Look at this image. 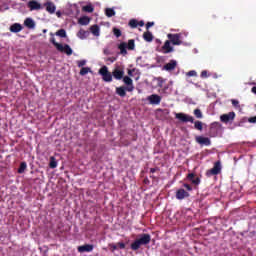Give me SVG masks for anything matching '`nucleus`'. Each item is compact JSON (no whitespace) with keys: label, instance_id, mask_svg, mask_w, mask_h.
Wrapping results in <instances>:
<instances>
[{"label":"nucleus","instance_id":"obj_23","mask_svg":"<svg viewBox=\"0 0 256 256\" xmlns=\"http://www.w3.org/2000/svg\"><path fill=\"white\" fill-rule=\"evenodd\" d=\"M143 39L147 43H151V41H153V33H151V31L144 32L143 33Z\"/></svg>","mask_w":256,"mask_h":256},{"label":"nucleus","instance_id":"obj_12","mask_svg":"<svg viewBox=\"0 0 256 256\" xmlns=\"http://www.w3.org/2000/svg\"><path fill=\"white\" fill-rule=\"evenodd\" d=\"M122 79H123V83H125V85H127L126 91L131 93V91H133V89H135V87L133 86V79H131V77H129V76H124Z\"/></svg>","mask_w":256,"mask_h":256},{"label":"nucleus","instance_id":"obj_32","mask_svg":"<svg viewBox=\"0 0 256 256\" xmlns=\"http://www.w3.org/2000/svg\"><path fill=\"white\" fill-rule=\"evenodd\" d=\"M129 27H131L132 29H137L138 27V21L137 19H131L128 23Z\"/></svg>","mask_w":256,"mask_h":256},{"label":"nucleus","instance_id":"obj_18","mask_svg":"<svg viewBox=\"0 0 256 256\" xmlns=\"http://www.w3.org/2000/svg\"><path fill=\"white\" fill-rule=\"evenodd\" d=\"M187 179L190 180L193 185H200L201 183V178L195 177L194 173H189Z\"/></svg>","mask_w":256,"mask_h":256},{"label":"nucleus","instance_id":"obj_9","mask_svg":"<svg viewBox=\"0 0 256 256\" xmlns=\"http://www.w3.org/2000/svg\"><path fill=\"white\" fill-rule=\"evenodd\" d=\"M57 50L60 51V53H66V55H73V49H71V46L68 44H57Z\"/></svg>","mask_w":256,"mask_h":256},{"label":"nucleus","instance_id":"obj_20","mask_svg":"<svg viewBox=\"0 0 256 256\" xmlns=\"http://www.w3.org/2000/svg\"><path fill=\"white\" fill-rule=\"evenodd\" d=\"M45 7H46V11L48 13H50V15H53V13H55L57 7L55 6V4L53 2H47L45 3Z\"/></svg>","mask_w":256,"mask_h":256},{"label":"nucleus","instance_id":"obj_36","mask_svg":"<svg viewBox=\"0 0 256 256\" xmlns=\"http://www.w3.org/2000/svg\"><path fill=\"white\" fill-rule=\"evenodd\" d=\"M90 71H91V68H89V67H82L81 70H80V75L85 76Z\"/></svg>","mask_w":256,"mask_h":256},{"label":"nucleus","instance_id":"obj_15","mask_svg":"<svg viewBox=\"0 0 256 256\" xmlns=\"http://www.w3.org/2000/svg\"><path fill=\"white\" fill-rule=\"evenodd\" d=\"M186 197H189V192L185 191V189L180 188L176 191V199L179 201H183Z\"/></svg>","mask_w":256,"mask_h":256},{"label":"nucleus","instance_id":"obj_42","mask_svg":"<svg viewBox=\"0 0 256 256\" xmlns=\"http://www.w3.org/2000/svg\"><path fill=\"white\" fill-rule=\"evenodd\" d=\"M231 103H232L233 107L239 108V100L232 99Z\"/></svg>","mask_w":256,"mask_h":256},{"label":"nucleus","instance_id":"obj_55","mask_svg":"<svg viewBox=\"0 0 256 256\" xmlns=\"http://www.w3.org/2000/svg\"><path fill=\"white\" fill-rule=\"evenodd\" d=\"M50 35L53 37V33H50Z\"/></svg>","mask_w":256,"mask_h":256},{"label":"nucleus","instance_id":"obj_49","mask_svg":"<svg viewBox=\"0 0 256 256\" xmlns=\"http://www.w3.org/2000/svg\"><path fill=\"white\" fill-rule=\"evenodd\" d=\"M183 186H184L185 189H187L188 191H193V187H191V185H189V184H184Z\"/></svg>","mask_w":256,"mask_h":256},{"label":"nucleus","instance_id":"obj_19","mask_svg":"<svg viewBox=\"0 0 256 256\" xmlns=\"http://www.w3.org/2000/svg\"><path fill=\"white\" fill-rule=\"evenodd\" d=\"M11 33H20V31H23V25L20 23H14L10 26Z\"/></svg>","mask_w":256,"mask_h":256},{"label":"nucleus","instance_id":"obj_7","mask_svg":"<svg viewBox=\"0 0 256 256\" xmlns=\"http://www.w3.org/2000/svg\"><path fill=\"white\" fill-rule=\"evenodd\" d=\"M124 75H125V70L121 66H116L114 68V70L112 71V76L117 81H121V79H123Z\"/></svg>","mask_w":256,"mask_h":256},{"label":"nucleus","instance_id":"obj_29","mask_svg":"<svg viewBox=\"0 0 256 256\" xmlns=\"http://www.w3.org/2000/svg\"><path fill=\"white\" fill-rule=\"evenodd\" d=\"M126 47H127V49H128L129 51L135 50V40H134V39L128 40V44H127Z\"/></svg>","mask_w":256,"mask_h":256},{"label":"nucleus","instance_id":"obj_6","mask_svg":"<svg viewBox=\"0 0 256 256\" xmlns=\"http://www.w3.org/2000/svg\"><path fill=\"white\" fill-rule=\"evenodd\" d=\"M171 44H172L171 41L166 40L164 42V45L158 50L159 53H163L164 55L173 53V51H175V48H173V46Z\"/></svg>","mask_w":256,"mask_h":256},{"label":"nucleus","instance_id":"obj_30","mask_svg":"<svg viewBox=\"0 0 256 256\" xmlns=\"http://www.w3.org/2000/svg\"><path fill=\"white\" fill-rule=\"evenodd\" d=\"M105 15L106 17H115V10L113 8H106Z\"/></svg>","mask_w":256,"mask_h":256},{"label":"nucleus","instance_id":"obj_24","mask_svg":"<svg viewBox=\"0 0 256 256\" xmlns=\"http://www.w3.org/2000/svg\"><path fill=\"white\" fill-rule=\"evenodd\" d=\"M90 31H91L92 35H94V37H99V35H100L99 25L95 24V25L91 26Z\"/></svg>","mask_w":256,"mask_h":256},{"label":"nucleus","instance_id":"obj_47","mask_svg":"<svg viewBox=\"0 0 256 256\" xmlns=\"http://www.w3.org/2000/svg\"><path fill=\"white\" fill-rule=\"evenodd\" d=\"M107 61H109L110 63H115V61H117V57H109L107 58Z\"/></svg>","mask_w":256,"mask_h":256},{"label":"nucleus","instance_id":"obj_14","mask_svg":"<svg viewBox=\"0 0 256 256\" xmlns=\"http://www.w3.org/2000/svg\"><path fill=\"white\" fill-rule=\"evenodd\" d=\"M27 7L30 9V11H39V9H42L41 4L38 3L37 0H30Z\"/></svg>","mask_w":256,"mask_h":256},{"label":"nucleus","instance_id":"obj_21","mask_svg":"<svg viewBox=\"0 0 256 256\" xmlns=\"http://www.w3.org/2000/svg\"><path fill=\"white\" fill-rule=\"evenodd\" d=\"M116 93L119 95V97H126L127 95V87L120 86L116 88Z\"/></svg>","mask_w":256,"mask_h":256},{"label":"nucleus","instance_id":"obj_50","mask_svg":"<svg viewBox=\"0 0 256 256\" xmlns=\"http://www.w3.org/2000/svg\"><path fill=\"white\" fill-rule=\"evenodd\" d=\"M103 53H104V55H111V52L109 51L108 48H104Z\"/></svg>","mask_w":256,"mask_h":256},{"label":"nucleus","instance_id":"obj_41","mask_svg":"<svg viewBox=\"0 0 256 256\" xmlns=\"http://www.w3.org/2000/svg\"><path fill=\"white\" fill-rule=\"evenodd\" d=\"M78 67H85L87 65V61L85 60H80L77 62Z\"/></svg>","mask_w":256,"mask_h":256},{"label":"nucleus","instance_id":"obj_33","mask_svg":"<svg viewBox=\"0 0 256 256\" xmlns=\"http://www.w3.org/2000/svg\"><path fill=\"white\" fill-rule=\"evenodd\" d=\"M56 36L65 38L67 37V31H65V29H60L56 32Z\"/></svg>","mask_w":256,"mask_h":256},{"label":"nucleus","instance_id":"obj_5","mask_svg":"<svg viewBox=\"0 0 256 256\" xmlns=\"http://www.w3.org/2000/svg\"><path fill=\"white\" fill-rule=\"evenodd\" d=\"M221 161H216L212 169L206 171L207 177H213V175H219L221 173Z\"/></svg>","mask_w":256,"mask_h":256},{"label":"nucleus","instance_id":"obj_44","mask_svg":"<svg viewBox=\"0 0 256 256\" xmlns=\"http://www.w3.org/2000/svg\"><path fill=\"white\" fill-rule=\"evenodd\" d=\"M50 43H52L56 47V49H57V45H61L60 43H57L55 41V37L50 38Z\"/></svg>","mask_w":256,"mask_h":256},{"label":"nucleus","instance_id":"obj_51","mask_svg":"<svg viewBox=\"0 0 256 256\" xmlns=\"http://www.w3.org/2000/svg\"><path fill=\"white\" fill-rule=\"evenodd\" d=\"M145 26V22L143 20L138 21V27H144Z\"/></svg>","mask_w":256,"mask_h":256},{"label":"nucleus","instance_id":"obj_3","mask_svg":"<svg viewBox=\"0 0 256 256\" xmlns=\"http://www.w3.org/2000/svg\"><path fill=\"white\" fill-rule=\"evenodd\" d=\"M99 75L102 76L103 81L106 83H111V81H113V74L109 72V68H107V66H103L99 69Z\"/></svg>","mask_w":256,"mask_h":256},{"label":"nucleus","instance_id":"obj_35","mask_svg":"<svg viewBox=\"0 0 256 256\" xmlns=\"http://www.w3.org/2000/svg\"><path fill=\"white\" fill-rule=\"evenodd\" d=\"M50 169H56L57 167V160H55V157L50 158V163H49Z\"/></svg>","mask_w":256,"mask_h":256},{"label":"nucleus","instance_id":"obj_40","mask_svg":"<svg viewBox=\"0 0 256 256\" xmlns=\"http://www.w3.org/2000/svg\"><path fill=\"white\" fill-rule=\"evenodd\" d=\"M108 246L110 247V251H111L112 253H115V251H117V244L111 243V244H109Z\"/></svg>","mask_w":256,"mask_h":256},{"label":"nucleus","instance_id":"obj_46","mask_svg":"<svg viewBox=\"0 0 256 256\" xmlns=\"http://www.w3.org/2000/svg\"><path fill=\"white\" fill-rule=\"evenodd\" d=\"M117 248H119V249H125V243H123V242H118V243H117Z\"/></svg>","mask_w":256,"mask_h":256},{"label":"nucleus","instance_id":"obj_37","mask_svg":"<svg viewBox=\"0 0 256 256\" xmlns=\"http://www.w3.org/2000/svg\"><path fill=\"white\" fill-rule=\"evenodd\" d=\"M113 33L115 37L117 38L121 37V30H119V28H113Z\"/></svg>","mask_w":256,"mask_h":256},{"label":"nucleus","instance_id":"obj_1","mask_svg":"<svg viewBox=\"0 0 256 256\" xmlns=\"http://www.w3.org/2000/svg\"><path fill=\"white\" fill-rule=\"evenodd\" d=\"M175 117L181 123H194V128L197 129V131H203V122L199 120L195 121V118H193V116L180 112L176 113Z\"/></svg>","mask_w":256,"mask_h":256},{"label":"nucleus","instance_id":"obj_34","mask_svg":"<svg viewBox=\"0 0 256 256\" xmlns=\"http://www.w3.org/2000/svg\"><path fill=\"white\" fill-rule=\"evenodd\" d=\"M194 115L196 119H203V112H201V109L199 108L194 110Z\"/></svg>","mask_w":256,"mask_h":256},{"label":"nucleus","instance_id":"obj_31","mask_svg":"<svg viewBox=\"0 0 256 256\" xmlns=\"http://www.w3.org/2000/svg\"><path fill=\"white\" fill-rule=\"evenodd\" d=\"M25 169H27V162H21L20 167L18 168V173H25Z\"/></svg>","mask_w":256,"mask_h":256},{"label":"nucleus","instance_id":"obj_25","mask_svg":"<svg viewBox=\"0 0 256 256\" xmlns=\"http://www.w3.org/2000/svg\"><path fill=\"white\" fill-rule=\"evenodd\" d=\"M90 35L89 31L80 29L77 33V37H79V39H87V37Z\"/></svg>","mask_w":256,"mask_h":256},{"label":"nucleus","instance_id":"obj_45","mask_svg":"<svg viewBox=\"0 0 256 256\" xmlns=\"http://www.w3.org/2000/svg\"><path fill=\"white\" fill-rule=\"evenodd\" d=\"M163 83H165V81L163 80V78L159 77L158 78V87H163Z\"/></svg>","mask_w":256,"mask_h":256},{"label":"nucleus","instance_id":"obj_10","mask_svg":"<svg viewBox=\"0 0 256 256\" xmlns=\"http://www.w3.org/2000/svg\"><path fill=\"white\" fill-rule=\"evenodd\" d=\"M235 120V112H229L220 116V121L222 123H230V121Z\"/></svg>","mask_w":256,"mask_h":256},{"label":"nucleus","instance_id":"obj_38","mask_svg":"<svg viewBox=\"0 0 256 256\" xmlns=\"http://www.w3.org/2000/svg\"><path fill=\"white\" fill-rule=\"evenodd\" d=\"M200 77L202 79H207V77H209V72H207V70H203L200 74Z\"/></svg>","mask_w":256,"mask_h":256},{"label":"nucleus","instance_id":"obj_54","mask_svg":"<svg viewBox=\"0 0 256 256\" xmlns=\"http://www.w3.org/2000/svg\"><path fill=\"white\" fill-rule=\"evenodd\" d=\"M43 33H47V30H43Z\"/></svg>","mask_w":256,"mask_h":256},{"label":"nucleus","instance_id":"obj_17","mask_svg":"<svg viewBox=\"0 0 256 256\" xmlns=\"http://www.w3.org/2000/svg\"><path fill=\"white\" fill-rule=\"evenodd\" d=\"M177 67V60H170L169 63L163 66L164 71H174Z\"/></svg>","mask_w":256,"mask_h":256},{"label":"nucleus","instance_id":"obj_13","mask_svg":"<svg viewBox=\"0 0 256 256\" xmlns=\"http://www.w3.org/2000/svg\"><path fill=\"white\" fill-rule=\"evenodd\" d=\"M147 100L149 101L150 105H159L161 103V96L152 94L147 97Z\"/></svg>","mask_w":256,"mask_h":256},{"label":"nucleus","instance_id":"obj_2","mask_svg":"<svg viewBox=\"0 0 256 256\" xmlns=\"http://www.w3.org/2000/svg\"><path fill=\"white\" fill-rule=\"evenodd\" d=\"M151 243V235L147 233H143L138 235V238L131 243L130 248L132 251H139L141 249V245H149Z\"/></svg>","mask_w":256,"mask_h":256},{"label":"nucleus","instance_id":"obj_27","mask_svg":"<svg viewBox=\"0 0 256 256\" xmlns=\"http://www.w3.org/2000/svg\"><path fill=\"white\" fill-rule=\"evenodd\" d=\"M91 19L87 16H83L78 20L79 25H89Z\"/></svg>","mask_w":256,"mask_h":256},{"label":"nucleus","instance_id":"obj_26","mask_svg":"<svg viewBox=\"0 0 256 256\" xmlns=\"http://www.w3.org/2000/svg\"><path fill=\"white\" fill-rule=\"evenodd\" d=\"M118 49L120 50L121 55H127V43L121 42L118 45Z\"/></svg>","mask_w":256,"mask_h":256},{"label":"nucleus","instance_id":"obj_11","mask_svg":"<svg viewBox=\"0 0 256 256\" xmlns=\"http://www.w3.org/2000/svg\"><path fill=\"white\" fill-rule=\"evenodd\" d=\"M221 130V125L217 122H214L210 125V136L217 137L219 131Z\"/></svg>","mask_w":256,"mask_h":256},{"label":"nucleus","instance_id":"obj_43","mask_svg":"<svg viewBox=\"0 0 256 256\" xmlns=\"http://www.w3.org/2000/svg\"><path fill=\"white\" fill-rule=\"evenodd\" d=\"M155 25V22H147L146 23V29L147 31H149V29H151V27H153Z\"/></svg>","mask_w":256,"mask_h":256},{"label":"nucleus","instance_id":"obj_4","mask_svg":"<svg viewBox=\"0 0 256 256\" xmlns=\"http://www.w3.org/2000/svg\"><path fill=\"white\" fill-rule=\"evenodd\" d=\"M182 34L181 33H176V34H168L167 38L168 41H170L171 44L173 45H183V40H181Z\"/></svg>","mask_w":256,"mask_h":256},{"label":"nucleus","instance_id":"obj_22","mask_svg":"<svg viewBox=\"0 0 256 256\" xmlns=\"http://www.w3.org/2000/svg\"><path fill=\"white\" fill-rule=\"evenodd\" d=\"M25 27H28V29H35V21L31 18H26L24 21Z\"/></svg>","mask_w":256,"mask_h":256},{"label":"nucleus","instance_id":"obj_53","mask_svg":"<svg viewBox=\"0 0 256 256\" xmlns=\"http://www.w3.org/2000/svg\"><path fill=\"white\" fill-rule=\"evenodd\" d=\"M128 75H132V72H131V70H129V71H128Z\"/></svg>","mask_w":256,"mask_h":256},{"label":"nucleus","instance_id":"obj_8","mask_svg":"<svg viewBox=\"0 0 256 256\" xmlns=\"http://www.w3.org/2000/svg\"><path fill=\"white\" fill-rule=\"evenodd\" d=\"M195 141L198 145H204L205 147H209L211 145V139H209V137L196 136Z\"/></svg>","mask_w":256,"mask_h":256},{"label":"nucleus","instance_id":"obj_28","mask_svg":"<svg viewBox=\"0 0 256 256\" xmlns=\"http://www.w3.org/2000/svg\"><path fill=\"white\" fill-rule=\"evenodd\" d=\"M82 11H85V13H93V11H95V8H93V5L88 4L82 7Z\"/></svg>","mask_w":256,"mask_h":256},{"label":"nucleus","instance_id":"obj_48","mask_svg":"<svg viewBox=\"0 0 256 256\" xmlns=\"http://www.w3.org/2000/svg\"><path fill=\"white\" fill-rule=\"evenodd\" d=\"M248 123H256V116L248 118Z\"/></svg>","mask_w":256,"mask_h":256},{"label":"nucleus","instance_id":"obj_16","mask_svg":"<svg viewBox=\"0 0 256 256\" xmlns=\"http://www.w3.org/2000/svg\"><path fill=\"white\" fill-rule=\"evenodd\" d=\"M93 249L94 246L92 244H85L78 247V253H91Z\"/></svg>","mask_w":256,"mask_h":256},{"label":"nucleus","instance_id":"obj_39","mask_svg":"<svg viewBox=\"0 0 256 256\" xmlns=\"http://www.w3.org/2000/svg\"><path fill=\"white\" fill-rule=\"evenodd\" d=\"M187 76L188 77H197V71L190 70L189 72H187Z\"/></svg>","mask_w":256,"mask_h":256},{"label":"nucleus","instance_id":"obj_52","mask_svg":"<svg viewBox=\"0 0 256 256\" xmlns=\"http://www.w3.org/2000/svg\"><path fill=\"white\" fill-rule=\"evenodd\" d=\"M157 169H158V168H151V169H150V173H156Z\"/></svg>","mask_w":256,"mask_h":256}]
</instances>
